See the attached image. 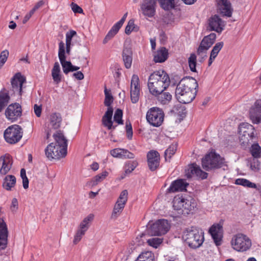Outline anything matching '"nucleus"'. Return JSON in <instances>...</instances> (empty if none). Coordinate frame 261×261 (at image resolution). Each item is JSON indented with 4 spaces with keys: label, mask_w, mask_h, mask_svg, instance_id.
Returning a JSON list of instances; mask_svg holds the SVG:
<instances>
[{
    "label": "nucleus",
    "mask_w": 261,
    "mask_h": 261,
    "mask_svg": "<svg viewBox=\"0 0 261 261\" xmlns=\"http://www.w3.org/2000/svg\"><path fill=\"white\" fill-rule=\"evenodd\" d=\"M198 84L193 77L182 79L177 85L175 90L177 99L182 103H189L195 98Z\"/></svg>",
    "instance_id": "obj_1"
},
{
    "label": "nucleus",
    "mask_w": 261,
    "mask_h": 261,
    "mask_svg": "<svg viewBox=\"0 0 261 261\" xmlns=\"http://www.w3.org/2000/svg\"><path fill=\"white\" fill-rule=\"evenodd\" d=\"M170 80L168 74L164 70L155 71L149 76L148 87L152 95H157L164 91L169 86Z\"/></svg>",
    "instance_id": "obj_2"
},
{
    "label": "nucleus",
    "mask_w": 261,
    "mask_h": 261,
    "mask_svg": "<svg viewBox=\"0 0 261 261\" xmlns=\"http://www.w3.org/2000/svg\"><path fill=\"white\" fill-rule=\"evenodd\" d=\"M182 238L190 248L196 249L200 247L203 243L204 232L197 227L192 226L184 231Z\"/></svg>",
    "instance_id": "obj_3"
},
{
    "label": "nucleus",
    "mask_w": 261,
    "mask_h": 261,
    "mask_svg": "<svg viewBox=\"0 0 261 261\" xmlns=\"http://www.w3.org/2000/svg\"><path fill=\"white\" fill-rule=\"evenodd\" d=\"M202 166L204 169L208 171L224 168L227 166V164L224 158L212 151L202 159Z\"/></svg>",
    "instance_id": "obj_4"
},
{
    "label": "nucleus",
    "mask_w": 261,
    "mask_h": 261,
    "mask_svg": "<svg viewBox=\"0 0 261 261\" xmlns=\"http://www.w3.org/2000/svg\"><path fill=\"white\" fill-rule=\"evenodd\" d=\"M230 245L234 250L245 252L251 249L252 244L251 240L247 235L238 233L232 236Z\"/></svg>",
    "instance_id": "obj_5"
},
{
    "label": "nucleus",
    "mask_w": 261,
    "mask_h": 261,
    "mask_svg": "<svg viewBox=\"0 0 261 261\" xmlns=\"http://www.w3.org/2000/svg\"><path fill=\"white\" fill-rule=\"evenodd\" d=\"M23 135L20 126L14 124L9 126L4 132V137L6 141L9 144H15L21 139Z\"/></svg>",
    "instance_id": "obj_6"
},
{
    "label": "nucleus",
    "mask_w": 261,
    "mask_h": 261,
    "mask_svg": "<svg viewBox=\"0 0 261 261\" xmlns=\"http://www.w3.org/2000/svg\"><path fill=\"white\" fill-rule=\"evenodd\" d=\"M164 119L163 111L157 107L150 108L146 113L147 122L151 125L158 127L162 125Z\"/></svg>",
    "instance_id": "obj_7"
},
{
    "label": "nucleus",
    "mask_w": 261,
    "mask_h": 261,
    "mask_svg": "<svg viewBox=\"0 0 261 261\" xmlns=\"http://www.w3.org/2000/svg\"><path fill=\"white\" fill-rule=\"evenodd\" d=\"M239 133L240 141L246 144L254 138V127L248 123H242L239 126Z\"/></svg>",
    "instance_id": "obj_8"
},
{
    "label": "nucleus",
    "mask_w": 261,
    "mask_h": 261,
    "mask_svg": "<svg viewBox=\"0 0 261 261\" xmlns=\"http://www.w3.org/2000/svg\"><path fill=\"white\" fill-rule=\"evenodd\" d=\"M170 226V224L167 220H159L150 226L148 229V233L151 236L165 234L169 230Z\"/></svg>",
    "instance_id": "obj_9"
},
{
    "label": "nucleus",
    "mask_w": 261,
    "mask_h": 261,
    "mask_svg": "<svg viewBox=\"0 0 261 261\" xmlns=\"http://www.w3.org/2000/svg\"><path fill=\"white\" fill-rule=\"evenodd\" d=\"M60 147L54 143L48 145L45 149V155L47 159L49 160H59L65 157L67 154V151Z\"/></svg>",
    "instance_id": "obj_10"
},
{
    "label": "nucleus",
    "mask_w": 261,
    "mask_h": 261,
    "mask_svg": "<svg viewBox=\"0 0 261 261\" xmlns=\"http://www.w3.org/2000/svg\"><path fill=\"white\" fill-rule=\"evenodd\" d=\"M127 198L128 192L124 190L121 192L114 206L111 216L112 218H116L120 215L126 203Z\"/></svg>",
    "instance_id": "obj_11"
},
{
    "label": "nucleus",
    "mask_w": 261,
    "mask_h": 261,
    "mask_svg": "<svg viewBox=\"0 0 261 261\" xmlns=\"http://www.w3.org/2000/svg\"><path fill=\"white\" fill-rule=\"evenodd\" d=\"M156 0H142L140 11L145 17L152 18L156 13Z\"/></svg>",
    "instance_id": "obj_12"
},
{
    "label": "nucleus",
    "mask_w": 261,
    "mask_h": 261,
    "mask_svg": "<svg viewBox=\"0 0 261 261\" xmlns=\"http://www.w3.org/2000/svg\"><path fill=\"white\" fill-rule=\"evenodd\" d=\"M22 114L21 106L18 103L10 105L5 111L6 118L11 122H14L20 117Z\"/></svg>",
    "instance_id": "obj_13"
},
{
    "label": "nucleus",
    "mask_w": 261,
    "mask_h": 261,
    "mask_svg": "<svg viewBox=\"0 0 261 261\" xmlns=\"http://www.w3.org/2000/svg\"><path fill=\"white\" fill-rule=\"evenodd\" d=\"M58 57L64 73L67 74L71 72L72 64L70 61H66L65 44L63 41H60L59 43Z\"/></svg>",
    "instance_id": "obj_14"
},
{
    "label": "nucleus",
    "mask_w": 261,
    "mask_h": 261,
    "mask_svg": "<svg viewBox=\"0 0 261 261\" xmlns=\"http://www.w3.org/2000/svg\"><path fill=\"white\" fill-rule=\"evenodd\" d=\"M209 233L216 246L221 245L223 238V229L220 223L214 224L209 229Z\"/></svg>",
    "instance_id": "obj_15"
},
{
    "label": "nucleus",
    "mask_w": 261,
    "mask_h": 261,
    "mask_svg": "<svg viewBox=\"0 0 261 261\" xmlns=\"http://www.w3.org/2000/svg\"><path fill=\"white\" fill-rule=\"evenodd\" d=\"M224 24L222 20L216 15L211 17L208 20L207 30L221 33L224 30Z\"/></svg>",
    "instance_id": "obj_16"
},
{
    "label": "nucleus",
    "mask_w": 261,
    "mask_h": 261,
    "mask_svg": "<svg viewBox=\"0 0 261 261\" xmlns=\"http://www.w3.org/2000/svg\"><path fill=\"white\" fill-rule=\"evenodd\" d=\"M249 117L253 123H261V99L256 100L250 108Z\"/></svg>",
    "instance_id": "obj_17"
},
{
    "label": "nucleus",
    "mask_w": 261,
    "mask_h": 261,
    "mask_svg": "<svg viewBox=\"0 0 261 261\" xmlns=\"http://www.w3.org/2000/svg\"><path fill=\"white\" fill-rule=\"evenodd\" d=\"M186 175L188 178L195 175L201 179H205L207 177V173L203 171L196 164H193L186 170Z\"/></svg>",
    "instance_id": "obj_18"
},
{
    "label": "nucleus",
    "mask_w": 261,
    "mask_h": 261,
    "mask_svg": "<svg viewBox=\"0 0 261 261\" xmlns=\"http://www.w3.org/2000/svg\"><path fill=\"white\" fill-rule=\"evenodd\" d=\"M25 78L20 73H16L11 80L12 90L14 93L21 95L22 86L25 82Z\"/></svg>",
    "instance_id": "obj_19"
},
{
    "label": "nucleus",
    "mask_w": 261,
    "mask_h": 261,
    "mask_svg": "<svg viewBox=\"0 0 261 261\" xmlns=\"http://www.w3.org/2000/svg\"><path fill=\"white\" fill-rule=\"evenodd\" d=\"M147 162L150 170L154 171L159 166L160 156L157 151L151 150L147 153Z\"/></svg>",
    "instance_id": "obj_20"
},
{
    "label": "nucleus",
    "mask_w": 261,
    "mask_h": 261,
    "mask_svg": "<svg viewBox=\"0 0 261 261\" xmlns=\"http://www.w3.org/2000/svg\"><path fill=\"white\" fill-rule=\"evenodd\" d=\"M12 165V160L10 156L5 154L0 158V173L6 174L11 169Z\"/></svg>",
    "instance_id": "obj_21"
},
{
    "label": "nucleus",
    "mask_w": 261,
    "mask_h": 261,
    "mask_svg": "<svg viewBox=\"0 0 261 261\" xmlns=\"http://www.w3.org/2000/svg\"><path fill=\"white\" fill-rule=\"evenodd\" d=\"M187 184L184 179H177L172 182L170 187L167 189L166 192L168 193L179 191H183L186 190Z\"/></svg>",
    "instance_id": "obj_22"
},
{
    "label": "nucleus",
    "mask_w": 261,
    "mask_h": 261,
    "mask_svg": "<svg viewBox=\"0 0 261 261\" xmlns=\"http://www.w3.org/2000/svg\"><path fill=\"white\" fill-rule=\"evenodd\" d=\"M113 109L112 107L108 108L107 111L102 118V123L108 129H115L116 125H113L112 116Z\"/></svg>",
    "instance_id": "obj_23"
},
{
    "label": "nucleus",
    "mask_w": 261,
    "mask_h": 261,
    "mask_svg": "<svg viewBox=\"0 0 261 261\" xmlns=\"http://www.w3.org/2000/svg\"><path fill=\"white\" fill-rule=\"evenodd\" d=\"M122 56L125 67L127 69L130 68L133 61V51L131 47L128 45L126 46L125 45L122 51Z\"/></svg>",
    "instance_id": "obj_24"
},
{
    "label": "nucleus",
    "mask_w": 261,
    "mask_h": 261,
    "mask_svg": "<svg viewBox=\"0 0 261 261\" xmlns=\"http://www.w3.org/2000/svg\"><path fill=\"white\" fill-rule=\"evenodd\" d=\"M111 154L114 158L134 159L135 155L126 149L115 148L110 151Z\"/></svg>",
    "instance_id": "obj_25"
},
{
    "label": "nucleus",
    "mask_w": 261,
    "mask_h": 261,
    "mask_svg": "<svg viewBox=\"0 0 261 261\" xmlns=\"http://www.w3.org/2000/svg\"><path fill=\"white\" fill-rule=\"evenodd\" d=\"M53 137L56 141V143L55 144L67 151V140L65 139L63 133L61 130L57 131L53 135Z\"/></svg>",
    "instance_id": "obj_26"
},
{
    "label": "nucleus",
    "mask_w": 261,
    "mask_h": 261,
    "mask_svg": "<svg viewBox=\"0 0 261 261\" xmlns=\"http://www.w3.org/2000/svg\"><path fill=\"white\" fill-rule=\"evenodd\" d=\"M216 39V35L212 33L210 35L205 36L200 42L199 47L207 50L214 43Z\"/></svg>",
    "instance_id": "obj_27"
},
{
    "label": "nucleus",
    "mask_w": 261,
    "mask_h": 261,
    "mask_svg": "<svg viewBox=\"0 0 261 261\" xmlns=\"http://www.w3.org/2000/svg\"><path fill=\"white\" fill-rule=\"evenodd\" d=\"M62 117L59 113H55L50 115L48 127L50 129H58L61 125Z\"/></svg>",
    "instance_id": "obj_28"
},
{
    "label": "nucleus",
    "mask_w": 261,
    "mask_h": 261,
    "mask_svg": "<svg viewBox=\"0 0 261 261\" xmlns=\"http://www.w3.org/2000/svg\"><path fill=\"white\" fill-rule=\"evenodd\" d=\"M219 10L224 16L230 17L232 14L231 4L228 0H221L219 3Z\"/></svg>",
    "instance_id": "obj_29"
},
{
    "label": "nucleus",
    "mask_w": 261,
    "mask_h": 261,
    "mask_svg": "<svg viewBox=\"0 0 261 261\" xmlns=\"http://www.w3.org/2000/svg\"><path fill=\"white\" fill-rule=\"evenodd\" d=\"M196 206V203L194 199L190 198L189 199H186L185 198L184 206L182 209L181 214L182 215H188L194 210Z\"/></svg>",
    "instance_id": "obj_30"
},
{
    "label": "nucleus",
    "mask_w": 261,
    "mask_h": 261,
    "mask_svg": "<svg viewBox=\"0 0 261 261\" xmlns=\"http://www.w3.org/2000/svg\"><path fill=\"white\" fill-rule=\"evenodd\" d=\"M168 50L164 47H161L155 53L153 60L155 63H162L168 58Z\"/></svg>",
    "instance_id": "obj_31"
},
{
    "label": "nucleus",
    "mask_w": 261,
    "mask_h": 261,
    "mask_svg": "<svg viewBox=\"0 0 261 261\" xmlns=\"http://www.w3.org/2000/svg\"><path fill=\"white\" fill-rule=\"evenodd\" d=\"M8 229L6 223L0 222V247L5 246L7 244Z\"/></svg>",
    "instance_id": "obj_32"
},
{
    "label": "nucleus",
    "mask_w": 261,
    "mask_h": 261,
    "mask_svg": "<svg viewBox=\"0 0 261 261\" xmlns=\"http://www.w3.org/2000/svg\"><path fill=\"white\" fill-rule=\"evenodd\" d=\"M224 46L223 42H219L215 44L211 51L210 57L208 59V65L210 66L215 60L219 53Z\"/></svg>",
    "instance_id": "obj_33"
},
{
    "label": "nucleus",
    "mask_w": 261,
    "mask_h": 261,
    "mask_svg": "<svg viewBox=\"0 0 261 261\" xmlns=\"http://www.w3.org/2000/svg\"><path fill=\"white\" fill-rule=\"evenodd\" d=\"M51 76L54 82L58 84L61 82L62 79V75L60 64L58 62H55L54 67L51 70Z\"/></svg>",
    "instance_id": "obj_34"
},
{
    "label": "nucleus",
    "mask_w": 261,
    "mask_h": 261,
    "mask_svg": "<svg viewBox=\"0 0 261 261\" xmlns=\"http://www.w3.org/2000/svg\"><path fill=\"white\" fill-rule=\"evenodd\" d=\"M93 219L94 215L92 214H89L81 222L77 229L83 230L86 232L89 229L90 227V224L93 221Z\"/></svg>",
    "instance_id": "obj_35"
},
{
    "label": "nucleus",
    "mask_w": 261,
    "mask_h": 261,
    "mask_svg": "<svg viewBox=\"0 0 261 261\" xmlns=\"http://www.w3.org/2000/svg\"><path fill=\"white\" fill-rule=\"evenodd\" d=\"M185 197L182 196H175L173 200V207L175 210L178 212L179 214H181L182 209L184 206Z\"/></svg>",
    "instance_id": "obj_36"
},
{
    "label": "nucleus",
    "mask_w": 261,
    "mask_h": 261,
    "mask_svg": "<svg viewBox=\"0 0 261 261\" xmlns=\"http://www.w3.org/2000/svg\"><path fill=\"white\" fill-rule=\"evenodd\" d=\"M16 184V178L14 176L9 175L5 177L3 182V187L8 191L11 190Z\"/></svg>",
    "instance_id": "obj_37"
},
{
    "label": "nucleus",
    "mask_w": 261,
    "mask_h": 261,
    "mask_svg": "<svg viewBox=\"0 0 261 261\" xmlns=\"http://www.w3.org/2000/svg\"><path fill=\"white\" fill-rule=\"evenodd\" d=\"M121 27L116 23L111 28L108 34L103 40V43L106 44L109 40L112 39L118 32Z\"/></svg>",
    "instance_id": "obj_38"
},
{
    "label": "nucleus",
    "mask_w": 261,
    "mask_h": 261,
    "mask_svg": "<svg viewBox=\"0 0 261 261\" xmlns=\"http://www.w3.org/2000/svg\"><path fill=\"white\" fill-rule=\"evenodd\" d=\"M158 101L163 105L168 103L172 99V95L168 92H161V93L157 95Z\"/></svg>",
    "instance_id": "obj_39"
},
{
    "label": "nucleus",
    "mask_w": 261,
    "mask_h": 261,
    "mask_svg": "<svg viewBox=\"0 0 261 261\" xmlns=\"http://www.w3.org/2000/svg\"><path fill=\"white\" fill-rule=\"evenodd\" d=\"M161 8L165 11H170L175 7L174 0H158Z\"/></svg>",
    "instance_id": "obj_40"
},
{
    "label": "nucleus",
    "mask_w": 261,
    "mask_h": 261,
    "mask_svg": "<svg viewBox=\"0 0 261 261\" xmlns=\"http://www.w3.org/2000/svg\"><path fill=\"white\" fill-rule=\"evenodd\" d=\"M154 256L151 251L142 252L137 257L136 261H154Z\"/></svg>",
    "instance_id": "obj_41"
},
{
    "label": "nucleus",
    "mask_w": 261,
    "mask_h": 261,
    "mask_svg": "<svg viewBox=\"0 0 261 261\" xmlns=\"http://www.w3.org/2000/svg\"><path fill=\"white\" fill-rule=\"evenodd\" d=\"M10 96L7 92H0V112L8 105L10 101Z\"/></svg>",
    "instance_id": "obj_42"
},
{
    "label": "nucleus",
    "mask_w": 261,
    "mask_h": 261,
    "mask_svg": "<svg viewBox=\"0 0 261 261\" xmlns=\"http://www.w3.org/2000/svg\"><path fill=\"white\" fill-rule=\"evenodd\" d=\"M108 172L107 171H103L101 173L99 174L94 176L90 181V185L92 186H95L98 183L102 181L108 176Z\"/></svg>",
    "instance_id": "obj_43"
},
{
    "label": "nucleus",
    "mask_w": 261,
    "mask_h": 261,
    "mask_svg": "<svg viewBox=\"0 0 261 261\" xmlns=\"http://www.w3.org/2000/svg\"><path fill=\"white\" fill-rule=\"evenodd\" d=\"M235 184L236 185H241L248 188H256V185L255 184L251 182L249 180L244 178H238L236 179Z\"/></svg>",
    "instance_id": "obj_44"
},
{
    "label": "nucleus",
    "mask_w": 261,
    "mask_h": 261,
    "mask_svg": "<svg viewBox=\"0 0 261 261\" xmlns=\"http://www.w3.org/2000/svg\"><path fill=\"white\" fill-rule=\"evenodd\" d=\"M177 149V144L176 143H173L171 144L169 147L165 151V158L166 161H167V159H170L171 156L174 154Z\"/></svg>",
    "instance_id": "obj_45"
},
{
    "label": "nucleus",
    "mask_w": 261,
    "mask_h": 261,
    "mask_svg": "<svg viewBox=\"0 0 261 261\" xmlns=\"http://www.w3.org/2000/svg\"><path fill=\"white\" fill-rule=\"evenodd\" d=\"M140 85L139 77L136 74H133L130 83V90H140Z\"/></svg>",
    "instance_id": "obj_46"
},
{
    "label": "nucleus",
    "mask_w": 261,
    "mask_h": 261,
    "mask_svg": "<svg viewBox=\"0 0 261 261\" xmlns=\"http://www.w3.org/2000/svg\"><path fill=\"white\" fill-rule=\"evenodd\" d=\"M250 151L254 158H259L261 156V147L258 144H254L251 146Z\"/></svg>",
    "instance_id": "obj_47"
},
{
    "label": "nucleus",
    "mask_w": 261,
    "mask_h": 261,
    "mask_svg": "<svg viewBox=\"0 0 261 261\" xmlns=\"http://www.w3.org/2000/svg\"><path fill=\"white\" fill-rule=\"evenodd\" d=\"M196 56L194 54H191L190 57L188 59L189 66L190 70L192 72H196Z\"/></svg>",
    "instance_id": "obj_48"
},
{
    "label": "nucleus",
    "mask_w": 261,
    "mask_h": 261,
    "mask_svg": "<svg viewBox=\"0 0 261 261\" xmlns=\"http://www.w3.org/2000/svg\"><path fill=\"white\" fill-rule=\"evenodd\" d=\"M138 166L136 161H128L125 165V172L126 174L131 173Z\"/></svg>",
    "instance_id": "obj_49"
},
{
    "label": "nucleus",
    "mask_w": 261,
    "mask_h": 261,
    "mask_svg": "<svg viewBox=\"0 0 261 261\" xmlns=\"http://www.w3.org/2000/svg\"><path fill=\"white\" fill-rule=\"evenodd\" d=\"M162 242L163 239L159 238H152L148 239L147 241L148 245L154 248H157Z\"/></svg>",
    "instance_id": "obj_50"
},
{
    "label": "nucleus",
    "mask_w": 261,
    "mask_h": 261,
    "mask_svg": "<svg viewBox=\"0 0 261 261\" xmlns=\"http://www.w3.org/2000/svg\"><path fill=\"white\" fill-rule=\"evenodd\" d=\"M123 112L121 109H117L114 114V121L118 124H123V121L122 120Z\"/></svg>",
    "instance_id": "obj_51"
},
{
    "label": "nucleus",
    "mask_w": 261,
    "mask_h": 261,
    "mask_svg": "<svg viewBox=\"0 0 261 261\" xmlns=\"http://www.w3.org/2000/svg\"><path fill=\"white\" fill-rule=\"evenodd\" d=\"M207 50L198 47L197 50V54L200 62H203L207 58Z\"/></svg>",
    "instance_id": "obj_52"
},
{
    "label": "nucleus",
    "mask_w": 261,
    "mask_h": 261,
    "mask_svg": "<svg viewBox=\"0 0 261 261\" xmlns=\"http://www.w3.org/2000/svg\"><path fill=\"white\" fill-rule=\"evenodd\" d=\"M77 35V33L75 31L70 30L66 33V44L72 45V40L73 38Z\"/></svg>",
    "instance_id": "obj_53"
},
{
    "label": "nucleus",
    "mask_w": 261,
    "mask_h": 261,
    "mask_svg": "<svg viewBox=\"0 0 261 261\" xmlns=\"http://www.w3.org/2000/svg\"><path fill=\"white\" fill-rule=\"evenodd\" d=\"M140 90H130V99L133 103H137L139 99Z\"/></svg>",
    "instance_id": "obj_54"
},
{
    "label": "nucleus",
    "mask_w": 261,
    "mask_h": 261,
    "mask_svg": "<svg viewBox=\"0 0 261 261\" xmlns=\"http://www.w3.org/2000/svg\"><path fill=\"white\" fill-rule=\"evenodd\" d=\"M105 99L104 103L105 105L108 108L111 107L110 105H111L112 102H113V96L111 95V93L109 92L107 89L106 88L105 89Z\"/></svg>",
    "instance_id": "obj_55"
},
{
    "label": "nucleus",
    "mask_w": 261,
    "mask_h": 261,
    "mask_svg": "<svg viewBox=\"0 0 261 261\" xmlns=\"http://www.w3.org/2000/svg\"><path fill=\"white\" fill-rule=\"evenodd\" d=\"M85 233L84 231L77 229L74 236L73 244H77L81 240Z\"/></svg>",
    "instance_id": "obj_56"
},
{
    "label": "nucleus",
    "mask_w": 261,
    "mask_h": 261,
    "mask_svg": "<svg viewBox=\"0 0 261 261\" xmlns=\"http://www.w3.org/2000/svg\"><path fill=\"white\" fill-rule=\"evenodd\" d=\"M9 56V51L7 50H3L0 55V69L7 61Z\"/></svg>",
    "instance_id": "obj_57"
},
{
    "label": "nucleus",
    "mask_w": 261,
    "mask_h": 261,
    "mask_svg": "<svg viewBox=\"0 0 261 261\" xmlns=\"http://www.w3.org/2000/svg\"><path fill=\"white\" fill-rule=\"evenodd\" d=\"M20 176L22 179L23 187L26 189L29 187V180L26 176L25 170L24 169H21L20 171Z\"/></svg>",
    "instance_id": "obj_58"
},
{
    "label": "nucleus",
    "mask_w": 261,
    "mask_h": 261,
    "mask_svg": "<svg viewBox=\"0 0 261 261\" xmlns=\"http://www.w3.org/2000/svg\"><path fill=\"white\" fill-rule=\"evenodd\" d=\"M134 30H135L134 21L132 19L129 20L127 23V25L125 27V33L127 35H129Z\"/></svg>",
    "instance_id": "obj_59"
},
{
    "label": "nucleus",
    "mask_w": 261,
    "mask_h": 261,
    "mask_svg": "<svg viewBox=\"0 0 261 261\" xmlns=\"http://www.w3.org/2000/svg\"><path fill=\"white\" fill-rule=\"evenodd\" d=\"M125 127L127 138L128 139L130 140L133 137V129L131 124L130 123H129V124L126 123Z\"/></svg>",
    "instance_id": "obj_60"
},
{
    "label": "nucleus",
    "mask_w": 261,
    "mask_h": 261,
    "mask_svg": "<svg viewBox=\"0 0 261 261\" xmlns=\"http://www.w3.org/2000/svg\"><path fill=\"white\" fill-rule=\"evenodd\" d=\"M34 111L37 117H40L42 113V107L41 106H38L37 104L34 106Z\"/></svg>",
    "instance_id": "obj_61"
},
{
    "label": "nucleus",
    "mask_w": 261,
    "mask_h": 261,
    "mask_svg": "<svg viewBox=\"0 0 261 261\" xmlns=\"http://www.w3.org/2000/svg\"><path fill=\"white\" fill-rule=\"evenodd\" d=\"M72 10L74 13H83V9L79 6L77 4L72 3L71 5Z\"/></svg>",
    "instance_id": "obj_62"
},
{
    "label": "nucleus",
    "mask_w": 261,
    "mask_h": 261,
    "mask_svg": "<svg viewBox=\"0 0 261 261\" xmlns=\"http://www.w3.org/2000/svg\"><path fill=\"white\" fill-rule=\"evenodd\" d=\"M73 76L78 80H82L84 78V75L81 71H77L74 73Z\"/></svg>",
    "instance_id": "obj_63"
},
{
    "label": "nucleus",
    "mask_w": 261,
    "mask_h": 261,
    "mask_svg": "<svg viewBox=\"0 0 261 261\" xmlns=\"http://www.w3.org/2000/svg\"><path fill=\"white\" fill-rule=\"evenodd\" d=\"M18 201L16 198H14L12 199L11 208L12 211H14L15 209H17Z\"/></svg>",
    "instance_id": "obj_64"
}]
</instances>
